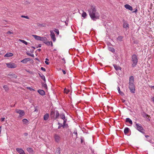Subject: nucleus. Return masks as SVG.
<instances>
[{"label": "nucleus", "mask_w": 154, "mask_h": 154, "mask_svg": "<svg viewBox=\"0 0 154 154\" xmlns=\"http://www.w3.org/2000/svg\"><path fill=\"white\" fill-rule=\"evenodd\" d=\"M89 15L91 19L94 21L99 18V14L97 12L95 6H92L88 10Z\"/></svg>", "instance_id": "1"}, {"label": "nucleus", "mask_w": 154, "mask_h": 154, "mask_svg": "<svg viewBox=\"0 0 154 154\" xmlns=\"http://www.w3.org/2000/svg\"><path fill=\"white\" fill-rule=\"evenodd\" d=\"M134 81V77L132 76H131L129 79V88L130 91L133 93H134L135 92V85L133 83Z\"/></svg>", "instance_id": "2"}, {"label": "nucleus", "mask_w": 154, "mask_h": 154, "mask_svg": "<svg viewBox=\"0 0 154 154\" xmlns=\"http://www.w3.org/2000/svg\"><path fill=\"white\" fill-rule=\"evenodd\" d=\"M131 60L132 62V66L134 67L136 65L138 62L137 57L136 55L134 54L132 56Z\"/></svg>", "instance_id": "3"}, {"label": "nucleus", "mask_w": 154, "mask_h": 154, "mask_svg": "<svg viewBox=\"0 0 154 154\" xmlns=\"http://www.w3.org/2000/svg\"><path fill=\"white\" fill-rule=\"evenodd\" d=\"M135 123L136 124L135 128L137 129L141 133L144 134V133L143 132V129L141 124L137 123L136 122H135Z\"/></svg>", "instance_id": "4"}, {"label": "nucleus", "mask_w": 154, "mask_h": 154, "mask_svg": "<svg viewBox=\"0 0 154 154\" xmlns=\"http://www.w3.org/2000/svg\"><path fill=\"white\" fill-rule=\"evenodd\" d=\"M6 65L8 68H14L17 67V65L13 63H6Z\"/></svg>", "instance_id": "5"}, {"label": "nucleus", "mask_w": 154, "mask_h": 154, "mask_svg": "<svg viewBox=\"0 0 154 154\" xmlns=\"http://www.w3.org/2000/svg\"><path fill=\"white\" fill-rule=\"evenodd\" d=\"M16 112L19 114V117H22L25 115V112L24 111L20 109H16Z\"/></svg>", "instance_id": "6"}, {"label": "nucleus", "mask_w": 154, "mask_h": 154, "mask_svg": "<svg viewBox=\"0 0 154 154\" xmlns=\"http://www.w3.org/2000/svg\"><path fill=\"white\" fill-rule=\"evenodd\" d=\"M16 149L17 151L20 154H26L24 151L21 148H16Z\"/></svg>", "instance_id": "7"}, {"label": "nucleus", "mask_w": 154, "mask_h": 154, "mask_svg": "<svg viewBox=\"0 0 154 154\" xmlns=\"http://www.w3.org/2000/svg\"><path fill=\"white\" fill-rule=\"evenodd\" d=\"M50 36L51 39L53 40L54 42L55 41L56 39L55 37V35L54 32L52 31H51V35Z\"/></svg>", "instance_id": "8"}, {"label": "nucleus", "mask_w": 154, "mask_h": 154, "mask_svg": "<svg viewBox=\"0 0 154 154\" xmlns=\"http://www.w3.org/2000/svg\"><path fill=\"white\" fill-rule=\"evenodd\" d=\"M127 9H128L131 11L133 10L132 7L128 4H126L124 6Z\"/></svg>", "instance_id": "9"}, {"label": "nucleus", "mask_w": 154, "mask_h": 154, "mask_svg": "<svg viewBox=\"0 0 154 154\" xmlns=\"http://www.w3.org/2000/svg\"><path fill=\"white\" fill-rule=\"evenodd\" d=\"M54 138L56 142H58L60 139V137L59 135L56 134L54 135Z\"/></svg>", "instance_id": "10"}, {"label": "nucleus", "mask_w": 154, "mask_h": 154, "mask_svg": "<svg viewBox=\"0 0 154 154\" xmlns=\"http://www.w3.org/2000/svg\"><path fill=\"white\" fill-rule=\"evenodd\" d=\"M32 36L37 40L40 41L41 38V37L36 35H32Z\"/></svg>", "instance_id": "11"}, {"label": "nucleus", "mask_w": 154, "mask_h": 154, "mask_svg": "<svg viewBox=\"0 0 154 154\" xmlns=\"http://www.w3.org/2000/svg\"><path fill=\"white\" fill-rule=\"evenodd\" d=\"M123 27L124 28L127 29L129 28V25L127 22H124L123 23Z\"/></svg>", "instance_id": "12"}, {"label": "nucleus", "mask_w": 154, "mask_h": 154, "mask_svg": "<svg viewBox=\"0 0 154 154\" xmlns=\"http://www.w3.org/2000/svg\"><path fill=\"white\" fill-rule=\"evenodd\" d=\"M13 56V54L11 53H6L4 56L5 57H11Z\"/></svg>", "instance_id": "13"}, {"label": "nucleus", "mask_w": 154, "mask_h": 154, "mask_svg": "<svg viewBox=\"0 0 154 154\" xmlns=\"http://www.w3.org/2000/svg\"><path fill=\"white\" fill-rule=\"evenodd\" d=\"M38 93L41 95H44L45 94V93L44 91L42 90H39L38 91Z\"/></svg>", "instance_id": "14"}, {"label": "nucleus", "mask_w": 154, "mask_h": 154, "mask_svg": "<svg viewBox=\"0 0 154 154\" xmlns=\"http://www.w3.org/2000/svg\"><path fill=\"white\" fill-rule=\"evenodd\" d=\"M29 60H29V58H25V59H23V60H22L21 61V62L23 63H27V62L28 61H29Z\"/></svg>", "instance_id": "15"}, {"label": "nucleus", "mask_w": 154, "mask_h": 154, "mask_svg": "<svg viewBox=\"0 0 154 154\" xmlns=\"http://www.w3.org/2000/svg\"><path fill=\"white\" fill-rule=\"evenodd\" d=\"M45 43L48 46L50 45L51 46H52L53 45L52 41H47V40Z\"/></svg>", "instance_id": "16"}, {"label": "nucleus", "mask_w": 154, "mask_h": 154, "mask_svg": "<svg viewBox=\"0 0 154 154\" xmlns=\"http://www.w3.org/2000/svg\"><path fill=\"white\" fill-rule=\"evenodd\" d=\"M49 115L48 113H46L44 116V119L45 120H46L48 119Z\"/></svg>", "instance_id": "17"}, {"label": "nucleus", "mask_w": 154, "mask_h": 154, "mask_svg": "<svg viewBox=\"0 0 154 154\" xmlns=\"http://www.w3.org/2000/svg\"><path fill=\"white\" fill-rule=\"evenodd\" d=\"M55 112V119H57L58 118L59 116H60V115H59L58 111L57 110H56Z\"/></svg>", "instance_id": "18"}, {"label": "nucleus", "mask_w": 154, "mask_h": 154, "mask_svg": "<svg viewBox=\"0 0 154 154\" xmlns=\"http://www.w3.org/2000/svg\"><path fill=\"white\" fill-rule=\"evenodd\" d=\"M114 67L115 69L116 70H121V68L119 66H118L116 65H114Z\"/></svg>", "instance_id": "19"}, {"label": "nucleus", "mask_w": 154, "mask_h": 154, "mask_svg": "<svg viewBox=\"0 0 154 154\" xmlns=\"http://www.w3.org/2000/svg\"><path fill=\"white\" fill-rule=\"evenodd\" d=\"M82 17H84V18H85L87 16V14L86 13L84 12L83 10L82 11Z\"/></svg>", "instance_id": "20"}, {"label": "nucleus", "mask_w": 154, "mask_h": 154, "mask_svg": "<svg viewBox=\"0 0 154 154\" xmlns=\"http://www.w3.org/2000/svg\"><path fill=\"white\" fill-rule=\"evenodd\" d=\"M41 41H42L44 42V43H45L46 41L47 40V38L46 37H41V38L40 39Z\"/></svg>", "instance_id": "21"}, {"label": "nucleus", "mask_w": 154, "mask_h": 154, "mask_svg": "<svg viewBox=\"0 0 154 154\" xmlns=\"http://www.w3.org/2000/svg\"><path fill=\"white\" fill-rule=\"evenodd\" d=\"M126 122H129V123L131 125L133 123L132 120L129 118H127L126 119Z\"/></svg>", "instance_id": "22"}, {"label": "nucleus", "mask_w": 154, "mask_h": 154, "mask_svg": "<svg viewBox=\"0 0 154 154\" xmlns=\"http://www.w3.org/2000/svg\"><path fill=\"white\" fill-rule=\"evenodd\" d=\"M67 121V119H65L63 120V128H64L65 127H67L68 125L66 123Z\"/></svg>", "instance_id": "23"}, {"label": "nucleus", "mask_w": 154, "mask_h": 154, "mask_svg": "<svg viewBox=\"0 0 154 154\" xmlns=\"http://www.w3.org/2000/svg\"><path fill=\"white\" fill-rule=\"evenodd\" d=\"M108 50L109 51H111V52H112V53H114L115 52V49L112 47H108Z\"/></svg>", "instance_id": "24"}, {"label": "nucleus", "mask_w": 154, "mask_h": 154, "mask_svg": "<svg viewBox=\"0 0 154 154\" xmlns=\"http://www.w3.org/2000/svg\"><path fill=\"white\" fill-rule=\"evenodd\" d=\"M8 75H9V76H11V77L12 78L16 79L17 77V75L14 74H9Z\"/></svg>", "instance_id": "25"}, {"label": "nucleus", "mask_w": 154, "mask_h": 154, "mask_svg": "<svg viewBox=\"0 0 154 154\" xmlns=\"http://www.w3.org/2000/svg\"><path fill=\"white\" fill-rule=\"evenodd\" d=\"M39 75L42 79L45 82L46 79L45 76L42 74L41 75L40 74H39Z\"/></svg>", "instance_id": "26"}, {"label": "nucleus", "mask_w": 154, "mask_h": 154, "mask_svg": "<svg viewBox=\"0 0 154 154\" xmlns=\"http://www.w3.org/2000/svg\"><path fill=\"white\" fill-rule=\"evenodd\" d=\"M60 148H57L56 150L55 153L56 154H60Z\"/></svg>", "instance_id": "27"}, {"label": "nucleus", "mask_w": 154, "mask_h": 154, "mask_svg": "<svg viewBox=\"0 0 154 154\" xmlns=\"http://www.w3.org/2000/svg\"><path fill=\"white\" fill-rule=\"evenodd\" d=\"M60 118L63 120H64L66 119H65V115L63 114H61L60 115Z\"/></svg>", "instance_id": "28"}, {"label": "nucleus", "mask_w": 154, "mask_h": 154, "mask_svg": "<svg viewBox=\"0 0 154 154\" xmlns=\"http://www.w3.org/2000/svg\"><path fill=\"white\" fill-rule=\"evenodd\" d=\"M129 130V128H125L124 130V132L125 134H127Z\"/></svg>", "instance_id": "29"}, {"label": "nucleus", "mask_w": 154, "mask_h": 154, "mask_svg": "<svg viewBox=\"0 0 154 154\" xmlns=\"http://www.w3.org/2000/svg\"><path fill=\"white\" fill-rule=\"evenodd\" d=\"M18 41L22 42L23 43H24V44H25V45H27V44H28V43L26 42V41H25L24 40L20 39H19L18 40Z\"/></svg>", "instance_id": "30"}, {"label": "nucleus", "mask_w": 154, "mask_h": 154, "mask_svg": "<svg viewBox=\"0 0 154 154\" xmlns=\"http://www.w3.org/2000/svg\"><path fill=\"white\" fill-rule=\"evenodd\" d=\"M24 124H26L29 122V121L26 119H24L22 120Z\"/></svg>", "instance_id": "31"}, {"label": "nucleus", "mask_w": 154, "mask_h": 154, "mask_svg": "<svg viewBox=\"0 0 154 154\" xmlns=\"http://www.w3.org/2000/svg\"><path fill=\"white\" fill-rule=\"evenodd\" d=\"M123 38V37L121 36H119L117 38V39L119 41H122V39Z\"/></svg>", "instance_id": "32"}, {"label": "nucleus", "mask_w": 154, "mask_h": 154, "mask_svg": "<svg viewBox=\"0 0 154 154\" xmlns=\"http://www.w3.org/2000/svg\"><path fill=\"white\" fill-rule=\"evenodd\" d=\"M117 89H118V92H119V94H120L121 95H123V93L121 91L120 89V88H119V87H118Z\"/></svg>", "instance_id": "33"}, {"label": "nucleus", "mask_w": 154, "mask_h": 154, "mask_svg": "<svg viewBox=\"0 0 154 154\" xmlns=\"http://www.w3.org/2000/svg\"><path fill=\"white\" fill-rule=\"evenodd\" d=\"M3 88L5 89V90L6 91H8V86L7 85H4L3 86Z\"/></svg>", "instance_id": "34"}, {"label": "nucleus", "mask_w": 154, "mask_h": 154, "mask_svg": "<svg viewBox=\"0 0 154 154\" xmlns=\"http://www.w3.org/2000/svg\"><path fill=\"white\" fill-rule=\"evenodd\" d=\"M58 125H59V126L58 127V129H59V128H60L61 127H63V125L62 124H61L60 122H59L58 123Z\"/></svg>", "instance_id": "35"}, {"label": "nucleus", "mask_w": 154, "mask_h": 154, "mask_svg": "<svg viewBox=\"0 0 154 154\" xmlns=\"http://www.w3.org/2000/svg\"><path fill=\"white\" fill-rule=\"evenodd\" d=\"M49 60L48 58H46L45 59V63L47 64V65H48L49 64V63L48 61Z\"/></svg>", "instance_id": "36"}, {"label": "nucleus", "mask_w": 154, "mask_h": 154, "mask_svg": "<svg viewBox=\"0 0 154 154\" xmlns=\"http://www.w3.org/2000/svg\"><path fill=\"white\" fill-rule=\"evenodd\" d=\"M69 91V90L68 89H67L66 88H65L64 90V92L66 94H68V92Z\"/></svg>", "instance_id": "37"}, {"label": "nucleus", "mask_w": 154, "mask_h": 154, "mask_svg": "<svg viewBox=\"0 0 154 154\" xmlns=\"http://www.w3.org/2000/svg\"><path fill=\"white\" fill-rule=\"evenodd\" d=\"M27 150L29 152H31L32 151V149L31 148H28Z\"/></svg>", "instance_id": "38"}, {"label": "nucleus", "mask_w": 154, "mask_h": 154, "mask_svg": "<svg viewBox=\"0 0 154 154\" xmlns=\"http://www.w3.org/2000/svg\"><path fill=\"white\" fill-rule=\"evenodd\" d=\"M54 112L53 111H52L51 112V116H54Z\"/></svg>", "instance_id": "39"}, {"label": "nucleus", "mask_w": 154, "mask_h": 154, "mask_svg": "<svg viewBox=\"0 0 154 154\" xmlns=\"http://www.w3.org/2000/svg\"><path fill=\"white\" fill-rule=\"evenodd\" d=\"M21 17L23 18H26L27 19H29V17L27 16H25L22 15L21 16Z\"/></svg>", "instance_id": "40"}, {"label": "nucleus", "mask_w": 154, "mask_h": 154, "mask_svg": "<svg viewBox=\"0 0 154 154\" xmlns=\"http://www.w3.org/2000/svg\"><path fill=\"white\" fill-rule=\"evenodd\" d=\"M41 70H42L44 71H46L45 69L43 67H41Z\"/></svg>", "instance_id": "41"}, {"label": "nucleus", "mask_w": 154, "mask_h": 154, "mask_svg": "<svg viewBox=\"0 0 154 154\" xmlns=\"http://www.w3.org/2000/svg\"><path fill=\"white\" fill-rule=\"evenodd\" d=\"M81 143H83L84 141V138L83 137H81Z\"/></svg>", "instance_id": "42"}, {"label": "nucleus", "mask_w": 154, "mask_h": 154, "mask_svg": "<svg viewBox=\"0 0 154 154\" xmlns=\"http://www.w3.org/2000/svg\"><path fill=\"white\" fill-rule=\"evenodd\" d=\"M73 134L76 135V136H77V132L76 130H74L73 132Z\"/></svg>", "instance_id": "43"}, {"label": "nucleus", "mask_w": 154, "mask_h": 154, "mask_svg": "<svg viewBox=\"0 0 154 154\" xmlns=\"http://www.w3.org/2000/svg\"><path fill=\"white\" fill-rule=\"evenodd\" d=\"M42 85H43V86L45 88H47V85L46 84H42Z\"/></svg>", "instance_id": "44"}, {"label": "nucleus", "mask_w": 154, "mask_h": 154, "mask_svg": "<svg viewBox=\"0 0 154 154\" xmlns=\"http://www.w3.org/2000/svg\"><path fill=\"white\" fill-rule=\"evenodd\" d=\"M27 54L28 55H29V56H32V57H33L34 56V55L33 54H31L30 53H27Z\"/></svg>", "instance_id": "45"}, {"label": "nucleus", "mask_w": 154, "mask_h": 154, "mask_svg": "<svg viewBox=\"0 0 154 154\" xmlns=\"http://www.w3.org/2000/svg\"><path fill=\"white\" fill-rule=\"evenodd\" d=\"M134 10L132 12L133 13H136L137 11V9H134Z\"/></svg>", "instance_id": "46"}, {"label": "nucleus", "mask_w": 154, "mask_h": 154, "mask_svg": "<svg viewBox=\"0 0 154 154\" xmlns=\"http://www.w3.org/2000/svg\"><path fill=\"white\" fill-rule=\"evenodd\" d=\"M13 32H11V31H8L7 32V34H13Z\"/></svg>", "instance_id": "47"}, {"label": "nucleus", "mask_w": 154, "mask_h": 154, "mask_svg": "<svg viewBox=\"0 0 154 154\" xmlns=\"http://www.w3.org/2000/svg\"><path fill=\"white\" fill-rule=\"evenodd\" d=\"M5 118H2L1 119V120L2 122H3L5 121Z\"/></svg>", "instance_id": "48"}, {"label": "nucleus", "mask_w": 154, "mask_h": 154, "mask_svg": "<svg viewBox=\"0 0 154 154\" xmlns=\"http://www.w3.org/2000/svg\"><path fill=\"white\" fill-rule=\"evenodd\" d=\"M151 99L152 100L153 103H154V97H151Z\"/></svg>", "instance_id": "49"}, {"label": "nucleus", "mask_w": 154, "mask_h": 154, "mask_svg": "<svg viewBox=\"0 0 154 154\" xmlns=\"http://www.w3.org/2000/svg\"><path fill=\"white\" fill-rule=\"evenodd\" d=\"M55 32L57 33L58 35L59 34V31L57 29H56Z\"/></svg>", "instance_id": "50"}, {"label": "nucleus", "mask_w": 154, "mask_h": 154, "mask_svg": "<svg viewBox=\"0 0 154 154\" xmlns=\"http://www.w3.org/2000/svg\"><path fill=\"white\" fill-rule=\"evenodd\" d=\"M62 72H63L64 74H66V72L65 70H62Z\"/></svg>", "instance_id": "51"}, {"label": "nucleus", "mask_w": 154, "mask_h": 154, "mask_svg": "<svg viewBox=\"0 0 154 154\" xmlns=\"http://www.w3.org/2000/svg\"><path fill=\"white\" fill-rule=\"evenodd\" d=\"M41 47V44H39L38 46V47L40 48ZM38 47H37V48Z\"/></svg>", "instance_id": "52"}, {"label": "nucleus", "mask_w": 154, "mask_h": 154, "mask_svg": "<svg viewBox=\"0 0 154 154\" xmlns=\"http://www.w3.org/2000/svg\"><path fill=\"white\" fill-rule=\"evenodd\" d=\"M38 26H43L42 24H39V25Z\"/></svg>", "instance_id": "53"}, {"label": "nucleus", "mask_w": 154, "mask_h": 154, "mask_svg": "<svg viewBox=\"0 0 154 154\" xmlns=\"http://www.w3.org/2000/svg\"><path fill=\"white\" fill-rule=\"evenodd\" d=\"M30 90L31 91H34V89H32V88H31V89H30Z\"/></svg>", "instance_id": "54"}, {"label": "nucleus", "mask_w": 154, "mask_h": 154, "mask_svg": "<svg viewBox=\"0 0 154 154\" xmlns=\"http://www.w3.org/2000/svg\"><path fill=\"white\" fill-rule=\"evenodd\" d=\"M38 51H41V49H38Z\"/></svg>", "instance_id": "55"}, {"label": "nucleus", "mask_w": 154, "mask_h": 154, "mask_svg": "<svg viewBox=\"0 0 154 154\" xmlns=\"http://www.w3.org/2000/svg\"><path fill=\"white\" fill-rule=\"evenodd\" d=\"M145 137H146V138H147V137H149V136L148 135H145Z\"/></svg>", "instance_id": "56"}, {"label": "nucleus", "mask_w": 154, "mask_h": 154, "mask_svg": "<svg viewBox=\"0 0 154 154\" xmlns=\"http://www.w3.org/2000/svg\"><path fill=\"white\" fill-rule=\"evenodd\" d=\"M38 110H37V109H35L34 111L35 112V111H37Z\"/></svg>", "instance_id": "57"}, {"label": "nucleus", "mask_w": 154, "mask_h": 154, "mask_svg": "<svg viewBox=\"0 0 154 154\" xmlns=\"http://www.w3.org/2000/svg\"><path fill=\"white\" fill-rule=\"evenodd\" d=\"M62 60H63L64 62L65 61V60L64 58H63Z\"/></svg>", "instance_id": "58"}, {"label": "nucleus", "mask_w": 154, "mask_h": 154, "mask_svg": "<svg viewBox=\"0 0 154 154\" xmlns=\"http://www.w3.org/2000/svg\"><path fill=\"white\" fill-rule=\"evenodd\" d=\"M32 47V48H33V49H35V47H33V46Z\"/></svg>", "instance_id": "59"}, {"label": "nucleus", "mask_w": 154, "mask_h": 154, "mask_svg": "<svg viewBox=\"0 0 154 154\" xmlns=\"http://www.w3.org/2000/svg\"><path fill=\"white\" fill-rule=\"evenodd\" d=\"M1 54L0 53V55Z\"/></svg>", "instance_id": "60"}]
</instances>
